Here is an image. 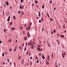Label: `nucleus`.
<instances>
[{
  "label": "nucleus",
  "mask_w": 67,
  "mask_h": 67,
  "mask_svg": "<svg viewBox=\"0 0 67 67\" xmlns=\"http://www.w3.org/2000/svg\"><path fill=\"white\" fill-rule=\"evenodd\" d=\"M66 56V53L64 52L62 54V56L63 57H65V56Z\"/></svg>",
  "instance_id": "f257e3e1"
},
{
  "label": "nucleus",
  "mask_w": 67,
  "mask_h": 67,
  "mask_svg": "<svg viewBox=\"0 0 67 67\" xmlns=\"http://www.w3.org/2000/svg\"><path fill=\"white\" fill-rule=\"evenodd\" d=\"M38 51H43V49H40V48H38Z\"/></svg>",
  "instance_id": "f03ea898"
},
{
  "label": "nucleus",
  "mask_w": 67,
  "mask_h": 67,
  "mask_svg": "<svg viewBox=\"0 0 67 67\" xmlns=\"http://www.w3.org/2000/svg\"><path fill=\"white\" fill-rule=\"evenodd\" d=\"M5 2H6V5H9V3L8 2V1H6Z\"/></svg>",
  "instance_id": "7ed1b4c3"
},
{
  "label": "nucleus",
  "mask_w": 67,
  "mask_h": 67,
  "mask_svg": "<svg viewBox=\"0 0 67 67\" xmlns=\"http://www.w3.org/2000/svg\"><path fill=\"white\" fill-rule=\"evenodd\" d=\"M16 48H17V46H16L15 47V49H14V52H15L16 50Z\"/></svg>",
  "instance_id": "20e7f679"
},
{
  "label": "nucleus",
  "mask_w": 67,
  "mask_h": 67,
  "mask_svg": "<svg viewBox=\"0 0 67 67\" xmlns=\"http://www.w3.org/2000/svg\"><path fill=\"white\" fill-rule=\"evenodd\" d=\"M4 32L5 33H7V29H5L4 30Z\"/></svg>",
  "instance_id": "39448f33"
},
{
  "label": "nucleus",
  "mask_w": 67,
  "mask_h": 67,
  "mask_svg": "<svg viewBox=\"0 0 67 67\" xmlns=\"http://www.w3.org/2000/svg\"><path fill=\"white\" fill-rule=\"evenodd\" d=\"M60 36L61 37H62V38L64 37V35H60Z\"/></svg>",
  "instance_id": "423d86ee"
},
{
  "label": "nucleus",
  "mask_w": 67,
  "mask_h": 67,
  "mask_svg": "<svg viewBox=\"0 0 67 67\" xmlns=\"http://www.w3.org/2000/svg\"><path fill=\"white\" fill-rule=\"evenodd\" d=\"M46 14H47V16H48V17H49H49H50L49 15V14H48V13H47Z\"/></svg>",
  "instance_id": "0eeeda50"
},
{
  "label": "nucleus",
  "mask_w": 67,
  "mask_h": 67,
  "mask_svg": "<svg viewBox=\"0 0 67 67\" xmlns=\"http://www.w3.org/2000/svg\"><path fill=\"white\" fill-rule=\"evenodd\" d=\"M15 29V28L14 27H13L12 28V30H14Z\"/></svg>",
  "instance_id": "6e6552de"
},
{
  "label": "nucleus",
  "mask_w": 67,
  "mask_h": 67,
  "mask_svg": "<svg viewBox=\"0 0 67 67\" xmlns=\"http://www.w3.org/2000/svg\"><path fill=\"white\" fill-rule=\"evenodd\" d=\"M12 25V22H11L10 23V25Z\"/></svg>",
  "instance_id": "1a4fd4ad"
},
{
  "label": "nucleus",
  "mask_w": 67,
  "mask_h": 67,
  "mask_svg": "<svg viewBox=\"0 0 67 67\" xmlns=\"http://www.w3.org/2000/svg\"><path fill=\"white\" fill-rule=\"evenodd\" d=\"M34 46H33L32 47H31V48L32 49H33V48H34Z\"/></svg>",
  "instance_id": "9d476101"
},
{
  "label": "nucleus",
  "mask_w": 67,
  "mask_h": 67,
  "mask_svg": "<svg viewBox=\"0 0 67 67\" xmlns=\"http://www.w3.org/2000/svg\"><path fill=\"white\" fill-rule=\"evenodd\" d=\"M46 64L47 65H48V64H49V62L46 61Z\"/></svg>",
  "instance_id": "9b49d317"
},
{
  "label": "nucleus",
  "mask_w": 67,
  "mask_h": 67,
  "mask_svg": "<svg viewBox=\"0 0 67 67\" xmlns=\"http://www.w3.org/2000/svg\"><path fill=\"white\" fill-rule=\"evenodd\" d=\"M19 49H21V50H22V47L21 46H20L19 47Z\"/></svg>",
  "instance_id": "f8f14e48"
},
{
  "label": "nucleus",
  "mask_w": 67,
  "mask_h": 67,
  "mask_svg": "<svg viewBox=\"0 0 67 67\" xmlns=\"http://www.w3.org/2000/svg\"><path fill=\"white\" fill-rule=\"evenodd\" d=\"M48 45L49 47H51V44H49V43H48Z\"/></svg>",
  "instance_id": "ddd939ff"
},
{
  "label": "nucleus",
  "mask_w": 67,
  "mask_h": 67,
  "mask_svg": "<svg viewBox=\"0 0 67 67\" xmlns=\"http://www.w3.org/2000/svg\"><path fill=\"white\" fill-rule=\"evenodd\" d=\"M13 18L14 19V20H15L16 19L15 16H13Z\"/></svg>",
  "instance_id": "4468645a"
},
{
  "label": "nucleus",
  "mask_w": 67,
  "mask_h": 67,
  "mask_svg": "<svg viewBox=\"0 0 67 67\" xmlns=\"http://www.w3.org/2000/svg\"><path fill=\"white\" fill-rule=\"evenodd\" d=\"M51 34L52 35L54 34V33H53V31H51Z\"/></svg>",
  "instance_id": "2eb2a0df"
},
{
  "label": "nucleus",
  "mask_w": 67,
  "mask_h": 67,
  "mask_svg": "<svg viewBox=\"0 0 67 67\" xmlns=\"http://www.w3.org/2000/svg\"><path fill=\"white\" fill-rule=\"evenodd\" d=\"M10 16H9V17L8 18V19H9V20H10Z\"/></svg>",
  "instance_id": "dca6fc26"
},
{
  "label": "nucleus",
  "mask_w": 67,
  "mask_h": 67,
  "mask_svg": "<svg viewBox=\"0 0 67 67\" xmlns=\"http://www.w3.org/2000/svg\"><path fill=\"white\" fill-rule=\"evenodd\" d=\"M9 50L10 52H11V51H12V49L10 48L9 49Z\"/></svg>",
  "instance_id": "f3484780"
},
{
  "label": "nucleus",
  "mask_w": 67,
  "mask_h": 67,
  "mask_svg": "<svg viewBox=\"0 0 67 67\" xmlns=\"http://www.w3.org/2000/svg\"><path fill=\"white\" fill-rule=\"evenodd\" d=\"M35 2L36 3V4H37V3H38V2H37V1H35Z\"/></svg>",
  "instance_id": "a211bd4d"
},
{
  "label": "nucleus",
  "mask_w": 67,
  "mask_h": 67,
  "mask_svg": "<svg viewBox=\"0 0 67 67\" xmlns=\"http://www.w3.org/2000/svg\"><path fill=\"white\" fill-rule=\"evenodd\" d=\"M50 20H51V21H53V19H52L51 18H50Z\"/></svg>",
  "instance_id": "6ab92c4d"
},
{
  "label": "nucleus",
  "mask_w": 67,
  "mask_h": 67,
  "mask_svg": "<svg viewBox=\"0 0 67 67\" xmlns=\"http://www.w3.org/2000/svg\"><path fill=\"white\" fill-rule=\"evenodd\" d=\"M53 32L54 33H56V30H54L53 31Z\"/></svg>",
  "instance_id": "aec40b11"
},
{
  "label": "nucleus",
  "mask_w": 67,
  "mask_h": 67,
  "mask_svg": "<svg viewBox=\"0 0 67 67\" xmlns=\"http://www.w3.org/2000/svg\"><path fill=\"white\" fill-rule=\"evenodd\" d=\"M53 57H54V55H53V53H52V58H53Z\"/></svg>",
  "instance_id": "412c9836"
},
{
  "label": "nucleus",
  "mask_w": 67,
  "mask_h": 67,
  "mask_svg": "<svg viewBox=\"0 0 67 67\" xmlns=\"http://www.w3.org/2000/svg\"><path fill=\"white\" fill-rule=\"evenodd\" d=\"M7 61L8 62H10V60H9V59H7Z\"/></svg>",
  "instance_id": "4be33fe9"
},
{
  "label": "nucleus",
  "mask_w": 67,
  "mask_h": 67,
  "mask_svg": "<svg viewBox=\"0 0 67 67\" xmlns=\"http://www.w3.org/2000/svg\"><path fill=\"white\" fill-rule=\"evenodd\" d=\"M26 50V47H25L24 51H25Z\"/></svg>",
  "instance_id": "5701e85b"
},
{
  "label": "nucleus",
  "mask_w": 67,
  "mask_h": 67,
  "mask_svg": "<svg viewBox=\"0 0 67 67\" xmlns=\"http://www.w3.org/2000/svg\"><path fill=\"white\" fill-rule=\"evenodd\" d=\"M9 42H11V40L10 39H9Z\"/></svg>",
  "instance_id": "b1692460"
},
{
  "label": "nucleus",
  "mask_w": 67,
  "mask_h": 67,
  "mask_svg": "<svg viewBox=\"0 0 67 67\" xmlns=\"http://www.w3.org/2000/svg\"><path fill=\"white\" fill-rule=\"evenodd\" d=\"M30 26H31V25H32V23H30Z\"/></svg>",
  "instance_id": "393cba45"
},
{
  "label": "nucleus",
  "mask_w": 67,
  "mask_h": 67,
  "mask_svg": "<svg viewBox=\"0 0 67 67\" xmlns=\"http://www.w3.org/2000/svg\"><path fill=\"white\" fill-rule=\"evenodd\" d=\"M36 59H37V60H38V58L37 57V56H36Z\"/></svg>",
  "instance_id": "a878e982"
},
{
  "label": "nucleus",
  "mask_w": 67,
  "mask_h": 67,
  "mask_svg": "<svg viewBox=\"0 0 67 67\" xmlns=\"http://www.w3.org/2000/svg\"><path fill=\"white\" fill-rule=\"evenodd\" d=\"M41 21L42 22H43V19L42 18H41Z\"/></svg>",
  "instance_id": "bb28decb"
},
{
  "label": "nucleus",
  "mask_w": 67,
  "mask_h": 67,
  "mask_svg": "<svg viewBox=\"0 0 67 67\" xmlns=\"http://www.w3.org/2000/svg\"><path fill=\"white\" fill-rule=\"evenodd\" d=\"M2 55L3 56H4V53H3Z\"/></svg>",
  "instance_id": "cd10ccee"
},
{
  "label": "nucleus",
  "mask_w": 67,
  "mask_h": 67,
  "mask_svg": "<svg viewBox=\"0 0 67 67\" xmlns=\"http://www.w3.org/2000/svg\"><path fill=\"white\" fill-rule=\"evenodd\" d=\"M2 43V41H0V44H1Z\"/></svg>",
  "instance_id": "c85d7f7f"
},
{
  "label": "nucleus",
  "mask_w": 67,
  "mask_h": 67,
  "mask_svg": "<svg viewBox=\"0 0 67 67\" xmlns=\"http://www.w3.org/2000/svg\"><path fill=\"white\" fill-rule=\"evenodd\" d=\"M42 9H44V6L43 5L42 6Z\"/></svg>",
  "instance_id": "c756f323"
},
{
  "label": "nucleus",
  "mask_w": 67,
  "mask_h": 67,
  "mask_svg": "<svg viewBox=\"0 0 67 67\" xmlns=\"http://www.w3.org/2000/svg\"><path fill=\"white\" fill-rule=\"evenodd\" d=\"M21 2H22V3H23V0H21Z\"/></svg>",
  "instance_id": "7c9ffc66"
},
{
  "label": "nucleus",
  "mask_w": 67,
  "mask_h": 67,
  "mask_svg": "<svg viewBox=\"0 0 67 67\" xmlns=\"http://www.w3.org/2000/svg\"><path fill=\"white\" fill-rule=\"evenodd\" d=\"M28 29H31V27H30V26H28Z\"/></svg>",
  "instance_id": "2f4dec72"
},
{
  "label": "nucleus",
  "mask_w": 67,
  "mask_h": 67,
  "mask_svg": "<svg viewBox=\"0 0 67 67\" xmlns=\"http://www.w3.org/2000/svg\"><path fill=\"white\" fill-rule=\"evenodd\" d=\"M56 9V8H54V11H55V10Z\"/></svg>",
  "instance_id": "473e14b6"
},
{
  "label": "nucleus",
  "mask_w": 67,
  "mask_h": 67,
  "mask_svg": "<svg viewBox=\"0 0 67 67\" xmlns=\"http://www.w3.org/2000/svg\"><path fill=\"white\" fill-rule=\"evenodd\" d=\"M39 22L40 23H41V22H42V21H41V20H39Z\"/></svg>",
  "instance_id": "72a5a7b5"
},
{
  "label": "nucleus",
  "mask_w": 67,
  "mask_h": 67,
  "mask_svg": "<svg viewBox=\"0 0 67 67\" xmlns=\"http://www.w3.org/2000/svg\"><path fill=\"white\" fill-rule=\"evenodd\" d=\"M52 3V1L51 0V1H50V3Z\"/></svg>",
  "instance_id": "f704fd0d"
},
{
  "label": "nucleus",
  "mask_w": 67,
  "mask_h": 67,
  "mask_svg": "<svg viewBox=\"0 0 67 67\" xmlns=\"http://www.w3.org/2000/svg\"><path fill=\"white\" fill-rule=\"evenodd\" d=\"M39 60H37V61L36 62V63H38V62H39Z\"/></svg>",
  "instance_id": "c9c22d12"
},
{
  "label": "nucleus",
  "mask_w": 67,
  "mask_h": 67,
  "mask_svg": "<svg viewBox=\"0 0 67 67\" xmlns=\"http://www.w3.org/2000/svg\"><path fill=\"white\" fill-rule=\"evenodd\" d=\"M7 21H8V22H9V21H10V19H8L7 20Z\"/></svg>",
  "instance_id": "e433bc0d"
},
{
  "label": "nucleus",
  "mask_w": 67,
  "mask_h": 67,
  "mask_svg": "<svg viewBox=\"0 0 67 67\" xmlns=\"http://www.w3.org/2000/svg\"><path fill=\"white\" fill-rule=\"evenodd\" d=\"M24 40H26V37H25Z\"/></svg>",
  "instance_id": "4c0bfd02"
},
{
  "label": "nucleus",
  "mask_w": 67,
  "mask_h": 67,
  "mask_svg": "<svg viewBox=\"0 0 67 67\" xmlns=\"http://www.w3.org/2000/svg\"><path fill=\"white\" fill-rule=\"evenodd\" d=\"M27 43H26V46L27 47Z\"/></svg>",
  "instance_id": "58836bf2"
},
{
  "label": "nucleus",
  "mask_w": 67,
  "mask_h": 67,
  "mask_svg": "<svg viewBox=\"0 0 67 67\" xmlns=\"http://www.w3.org/2000/svg\"><path fill=\"white\" fill-rule=\"evenodd\" d=\"M49 56H48V58H47V59H49Z\"/></svg>",
  "instance_id": "ea45409f"
},
{
  "label": "nucleus",
  "mask_w": 67,
  "mask_h": 67,
  "mask_svg": "<svg viewBox=\"0 0 67 67\" xmlns=\"http://www.w3.org/2000/svg\"><path fill=\"white\" fill-rule=\"evenodd\" d=\"M20 58H21V57H18L19 59H20Z\"/></svg>",
  "instance_id": "a19ab883"
},
{
  "label": "nucleus",
  "mask_w": 67,
  "mask_h": 67,
  "mask_svg": "<svg viewBox=\"0 0 67 67\" xmlns=\"http://www.w3.org/2000/svg\"><path fill=\"white\" fill-rule=\"evenodd\" d=\"M20 9H22V7L21 5H20Z\"/></svg>",
  "instance_id": "79ce46f5"
},
{
  "label": "nucleus",
  "mask_w": 67,
  "mask_h": 67,
  "mask_svg": "<svg viewBox=\"0 0 67 67\" xmlns=\"http://www.w3.org/2000/svg\"><path fill=\"white\" fill-rule=\"evenodd\" d=\"M21 14L22 15L24 14V13L23 12H21Z\"/></svg>",
  "instance_id": "37998d69"
},
{
  "label": "nucleus",
  "mask_w": 67,
  "mask_h": 67,
  "mask_svg": "<svg viewBox=\"0 0 67 67\" xmlns=\"http://www.w3.org/2000/svg\"><path fill=\"white\" fill-rule=\"evenodd\" d=\"M63 27H64V29H65V26H63Z\"/></svg>",
  "instance_id": "c03bdc74"
},
{
  "label": "nucleus",
  "mask_w": 67,
  "mask_h": 67,
  "mask_svg": "<svg viewBox=\"0 0 67 67\" xmlns=\"http://www.w3.org/2000/svg\"><path fill=\"white\" fill-rule=\"evenodd\" d=\"M10 9H12V6H10Z\"/></svg>",
  "instance_id": "a18cd8bd"
},
{
  "label": "nucleus",
  "mask_w": 67,
  "mask_h": 67,
  "mask_svg": "<svg viewBox=\"0 0 67 67\" xmlns=\"http://www.w3.org/2000/svg\"><path fill=\"white\" fill-rule=\"evenodd\" d=\"M31 43H28V45H31Z\"/></svg>",
  "instance_id": "49530a36"
},
{
  "label": "nucleus",
  "mask_w": 67,
  "mask_h": 67,
  "mask_svg": "<svg viewBox=\"0 0 67 67\" xmlns=\"http://www.w3.org/2000/svg\"><path fill=\"white\" fill-rule=\"evenodd\" d=\"M20 30H22V27H21H21H20Z\"/></svg>",
  "instance_id": "de8ad7c7"
},
{
  "label": "nucleus",
  "mask_w": 67,
  "mask_h": 67,
  "mask_svg": "<svg viewBox=\"0 0 67 67\" xmlns=\"http://www.w3.org/2000/svg\"><path fill=\"white\" fill-rule=\"evenodd\" d=\"M42 58H43V59H45V57H42Z\"/></svg>",
  "instance_id": "09e8293b"
},
{
  "label": "nucleus",
  "mask_w": 67,
  "mask_h": 67,
  "mask_svg": "<svg viewBox=\"0 0 67 67\" xmlns=\"http://www.w3.org/2000/svg\"><path fill=\"white\" fill-rule=\"evenodd\" d=\"M34 3H33V4H32V6H33V5H34Z\"/></svg>",
  "instance_id": "8fccbe9b"
},
{
  "label": "nucleus",
  "mask_w": 67,
  "mask_h": 67,
  "mask_svg": "<svg viewBox=\"0 0 67 67\" xmlns=\"http://www.w3.org/2000/svg\"><path fill=\"white\" fill-rule=\"evenodd\" d=\"M30 65H32V62H31V63H30Z\"/></svg>",
  "instance_id": "3c124183"
},
{
  "label": "nucleus",
  "mask_w": 67,
  "mask_h": 67,
  "mask_svg": "<svg viewBox=\"0 0 67 67\" xmlns=\"http://www.w3.org/2000/svg\"><path fill=\"white\" fill-rule=\"evenodd\" d=\"M43 27L42 29V31H43V30H44V29H43Z\"/></svg>",
  "instance_id": "603ef678"
},
{
  "label": "nucleus",
  "mask_w": 67,
  "mask_h": 67,
  "mask_svg": "<svg viewBox=\"0 0 67 67\" xmlns=\"http://www.w3.org/2000/svg\"><path fill=\"white\" fill-rule=\"evenodd\" d=\"M14 66H16L15 63H14Z\"/></svg>",
  "instance_id": "864d4df0"
},
{
  "label": "nucleus",
  "mask_w": 67,
  "mask_h": 67,
  "mask_svg": "<svg viewBox=\"0 0 67 67\" xmlns=\"http://www.w3.org/2000/svg\"><path fill=\"white\" fill-rule=\"evenodd\" d=\"M20 11L18 12V13H19V14H20Z\"/></svg>",
  "instance_id": "5fc2aeb1"
},
{
  "label": "nucleus",
  "mask_w": 67,
  "mask_h": 67,
  "mask_svg": "<svg viewBox=\"0 0 67 67\" xmlns=\"http://www.w3.org/2000/svg\"><path fill=\"white\" fill-rule=\"evenodd\" d=\"M56 67H58V66L56 64V65L55 66Z\"/></svg>",
  "instance_id": "6e6d98bb"
},
{
  "label": "nucleus",
  "mask_w": 67,
  "mask_h": 67,
  "mask_svg": "<svg viewBox=\"0 0 67 67\" xmlns=\"http://www.w3.org/2000/svg\"><path fill=\"white\" fill-rule=\"evenodd\" d=\"M29 35V33H27V35Z\"/></svg>",
  "instance_id": "4d7b16f0"
},
{
  "label": "nucleus",
  "mask_w": 67,
  "mask_h": 67,
  "mask_svg": "<svg viewBox=\"0 0 67 67\" xmlns=\"http://www.w3.org/2000/svg\"><path fill=\"white\" fill-rule=\"evenodd\" d=\"M24 60H23V63L22 64V65H23V64H24Z\"/></svg>",
  "instance_id": "13d9d810"
},
{
  "label": "nucleus",
  "mask_w": 67,
  "mask_h": 67,
  "mask_svg": "<svg viewBox=\"0 0 67 67\" xmlns=\"http://www.w3.org/2000/svg\"><path fill=\"white\" fill-rule=\"evenodd\" d=\"M3 64H4V65L5 64V63H4V62H3Z\"/></svg>",
  "instance_id": "bf43d9fd"
},
{
  "label": "nucleus",
  "mask_w": 67,
  "mask_h": 67,
  "mask_svg": "<svg viewBox=\"0 0 67 67\" xmlns=\"http://www.w3.org/2000/svg\"><path fill=\"white\" fill-rule=\"evenodd\" d=\"M32 58H32V57H30V59H32Z\"/></svg>",
  "instance_id": "052dcab7"
},
{
  "label": "nucleus",
  "mask_w": 67,
  "mask_h": 67,
  "mask_svg": "<svg viewBox=\"0 0 67 67\" xmlns=\"http://www.w3.org/2000/svg\"><path fill=\"white\" fill-rule=\"evenodd\" d=\"M27 55H28V52H27Z\"/></svg>",
  "instance_id": "680f3d73"
},
{
  "label": "nucleus",
  "mask_w": 67,
  "mask_h": 67,
  "mask_svg": "<svg viewBox=\"0 0 67 67\" xmlns=\"http://www.w3.org/2000/svg\"><path fill=\"white\" fill-rule=\"evenodd\" d=\"M38 13H39V14H40V12H38Z\"/></svg>",
  "instance_id": "e2e57ef3"
},
{
  "label": "nucleus",
  "mask_w": 67,
  "mask_h": 67,
  "mask_svg": "<svg viewBox=\"0 0 67 67\" xmlns=\"http://www.w3.org/2000/svg\"><path fill=\"white\" fill-rule=\"evenodd\" d=\"M22 8H23H23H24V6L22 5Z\"/></svg>",
  "instance_id": "0e129e2a"
},
{
  "label": "nucleus",
  "mask_w": 67,
  "mask_h": 67,
  "mask_svg": "<svg viewBox=\"0 0 67 67\" xmlns=\"http://www.w3.org/2000/svg\"><path fill=\"white\" fill-rule=\"evenodd\" d=\"M65 23H67V20L66 21H65Z\"/></svg>",
  "instance_id": "69168bd1"
},
{
  "label": "nucleus",
  "mask_w": 67,
  "mask_h": 67,
  "mask_svg": "<svg viewBox=\"0 0 67 67\" xmlns=\"http://www.w3.org/2000/svg\"><path fill=\"white\" fill-rule=\"evenodd\" d=\"M37 19H39V18H38V17H37Z\"/></svg>",
  "instance_id": "338daca9"
},
{
  "label": "nucleus",
  "mask_w": 67,
  "mask_h": 67,
  "mask_svg": "<svg viewBox=\"0 0 67 67\" xmlns=\"http://www.w3.org/2000/svg\"><path fill=\"white\" fill-rule=\"evenodd\" d=\"M33 44H31V46H33Z\"/></svg>",
  "instance_id": "774afa93"
}]
</instances>
